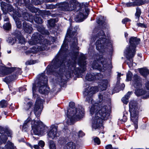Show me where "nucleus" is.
<instances>
[{
    "label": "nucleus",
    "mask_w": 149,
    "mask_h": 149,
    "mask_svg": "<svg viewBox=\"0 0 149 149\" xmlns=\"http://www.w3.org/2000/svg\"><path fill=\"white\" fill-rule=\"evenodd\" d=\"M77 27H74L73 30L71 27L68 29L67 36L61 48L52 61L50 67L48 66L47 73L49 72L57 73V77L62 78L63 72H66L67 77H70L72 74H81L86 70L87 64L85 61L86 58L83 54H81L79 59L78 64L81 67L80 69L76 68V60L79 54V47L77 46V39L76 37Z\"/></svg>",
    "instance_id": "1"
},
{
    "label": "nucleus",
    "mask_w": 149,
    "mask_h": 149,
    "mask_svg": "<svg viewBox=\"0 0 149 149\" xmlns=\"http://www.w3.org/2000/svg\"><path fill=\"white\" fill-rule=\"evenodd\" d=\"M99 104L95 103L92 105L90 110V113L92 115L95 114L92 120V127L95 129L98 128L102 125L103 120L108 119L109 115L107 106L102 105L100 103L104 102L103 95H98Z\"/></svg>",
    "instance_id": "2"
},
{
    "label": "nucleus",
    "mask_w": 149,
    "mask_h": 149,
    "mask_svg": "<svg viewBox=\"0 0 149 149\" xmlns=\"http://www.w3.org/2000/svg\"><path fill=\"white\" fill-rule=\"evenodd\" d=\"M28 43L31 45H35L31 48V52L35 53L45 50L50 44L48 40L44 39L43 36L38 33L33 34L31 39L28 41Z\"/></svg>",
    "instance_id": "3"
},
{
    "label": "nucleus",
    "mask_w": 149,
    "mask_h": 149,
    "mask_svg": "<svg viewBox=\"0 0 149 149\" xmlns=\"http://www.w3.org/2000/svg\"><path fill=\"white\" fill-rule=\"evenodd\" d=\"M75 104L72 102L69 103L70 108L68 109L67 116L68 118L67 123L68 125L72 124L74 122L83 118L84 115V109L79 106L77 109L74 107Z\"/></svg>",
    "instance_id": "4"
},
{
    "label": "nucleus",
    "mask_w": 149,
    "mask_h": 149,
    "mask_svg": "<svg viewBox=\"0 0 149 149\" xmlns=\"http://www.w3.org/2000/svg\"><path fill=\"white\" fill-rule=\"evenodd\" d=\"M47 78L43 73L38 75L36 83L33 84L32 93L34 97H36V96H38L35 93L37 88H38L39 92L41 94H46L48 92L49 88L47 86Z\"/></svg>",
    "instance_id": "5"
},
{
    "label": "nucleus",
    "mask_w": 149,
    "mask_h": 149,
    "mask_svg": "<svg viewBox=\"0 0 149 149\" xmlns=\"http://www.w3.org/2000/svg\"><path fill=\"white\" fill-rule=\"evenodd\" d=\"M76 0H67L65 1L57 4L56 6L50 4L48 7L49 9H54L57 7L61 10L65 11H70L75 8Z\"/></svg>",
    "instance_id": "6"
},
{
    "label": "nucleus",
    "mask_w": 149,
    "mask_h": 149,
    "mask_svg": "<svg viewBox=\"0 0 149 149\" xmlns=\"http://www.w3.org/2000/svg\"><path fill=\"white\" fill-rule=\"evenodd\" d=\"M105 34L102 30H100L97 34L91 38V40L95 41V40L99 38L96 42V48L99 51H100L106 47L107 45L108 40L105 38Z\"/></svg>",
    "instance_id": "7"
},
{
    "label": "nucleus",
    "mask_w": 149,
    "mask_h": 149,
    "mask_svg": "<svg viewBox=\"0 0 149 149\" xmlns=\"http://www.w3.org/2000/svg\"><path fill=\"white\" fill-rule=\"evenodd\" d=\"M129 107L131 119L133 122L135 127L136 129L138 128V111L137 102L134 101H130L129 104Z\"/></svg>",
    "instance_id": "8"
},
{
    "label": "nucleus",
    "mask_w": 149,
    "mask_h": 149,
    "mask_svg": "<svg viewBox=\"0 0 149 149\" xmlns=\"http://www.w3.org/2000/svg\"><path fill=\"white\" fill-rule=\"evenodd\" d=\"M133 81L134 86L137 89L135 90V94L137 96L146 95L145 97H143L145 99L149 97V92H146L142 89H138L141 86L140 77L137 75H135L134 76Z\"/></svg>",
    "instance_id": "9"
},
{
    "label": "nucleus",
    "mask_w": 149,
    "mask_h": 149,
    "mask_svg": "<svg viewBox=\"0 0 149 149\" xmlns=\"http://www.w3.org/2000/svg\"><path fill=\"white\" fill-rule=\"evenodd\" d=\"M32 131L35 135H39L44 131L45 125L40 120H33L31 121Z\"/></svg>",
    "instance_id": "10"
},
{
    "label": "nucleus",
    "mask_w": 149,
    "mask_h": 149,
    "mask_svg": "<svg viewBox=\"0 0 149 149\" xmlns=\"http://www.w3.org/2000/svg\"><path fill=\"white\" fill-rule=\"evenodd\" d=\"M108 66L106 59L103 58H100L97 61H94L92 65V68L93 69H97L102 71L106 70Z\"/></svg>",
    "instance_id": "11"
},
{
    "label": "nucleus",
    "mask_w": 149,
    "mask_h": 149,
    "mask_svg": "<svg viewBox=\"0 0 149 149\" xmlns=\"http://www.w3.org/2000/svg\"><path fill=\"white\" fill-rule=\"evenodd\" d=\"M96 92L94 87H88L86 89L83 93L84 96L86 97L85 101L89 104H93L94 102L92 99V95Z\"/></svg>",
    "instance_id": "12"
},
{
    "label": "nucleus",
    "mask_w": 149,
    "mask_h": 149,
    "mask_svg": "<svg viewBox=\"0 0 149 149\" xmlns=\"http://www.w3.org/2000/svg\"><path fill=\"white\" fill-rule=\"evenodd\" d=\"M89 12L88 8H81L78 12L75 18L77 22H80L83 21L87 17Z\"/></svg>",
    "instance_id": "13"
},
{
    "label": "nucleus",
    "mask_w": 149,
    "mask_h": 149,
    "mask_svg": "<svg viewBox=\"0 0 149 149\" xmlns=\"http://www.w3.org/2000/svg\"><path fill=\"white\" fill-rule=\"evenodd\" d=\"M140 41V38L136 37H132L130 39V45L127 46L125 51L136 53V48Z\"/></svg>",
    "instance_id": "14"
},
{
    "label": "nucleus",
    "mask_w": 149,
    "mask_h": 149,
    "mask_svg": "<svg viewBox=\"0 0 149 149\" xmlns=\"http://www.w3.org/2000/svg\"><path fill=\"white\" fill-rule=\"evenodd\" d=\"M44 102L43 100H41L40 98L38 97L34 109V114L38 118L43 108V103Z\"/></svg>",
    "instance_id": "15"
},
{
    "label": "nucleus",
    "mask_w": 149,
    "mask_h": 149,
    "mask_svg": "<svg viewBox=\"0 0 149 149\" xmlns=\"http://www.w3.org/2000/svg\"><path fill=\"white\" fill-rule=\"evenodd\" d=\"M124 54L127 58L126 62L130 68L132 67L133 65V58L134 57L136 53L125 51Z\"/></svg>",
    "instance_id": "16"
},
{
    "label": "nucleus",
    "mask_w": 149,
    "mask_h": 149,
    "mask_svg": "<svg viewBox=\"0 0 149 149\" xmlns=\"http://www.w3.org/2000/svg\"><path fill=\"white\" fill-rule=\"evenodd\" d=\"M50 128L47 133V135L49 138L54 139L59 136V134L57 133V126H54Z\"/></svg>",
    "instance_id": "17"
},
{
    "label": "nucleus",
    "mask_w": 149,
    "mask_h": 149,
    "mask_svg": "<svg viewBox=\"0 0 149 149\" xmlns=\"http://www.w3.org/2000/svg\"><path fill=\"white\" fill-rule=\"evenodd\" d=\"M101 74L100 73H95L88 74L86 77V79L88 81H93L100 78Z\"/></svg>",
    "instance_id": "18"
},
{
    "label": "nucleus",
    "mask_w": 149,
    "mask_h": 149,
    "mask_svg": "<svg viewBox=\"0 0 149 149\" xmlns=\"http://www.w3.org/2000/svg\"><path fill=\"white\" fill-rule=\"evenodd\" d=\"M13 35L17 38L19 43L23 44L25 42V40L22 36L21 32L17 30H15L13 33Z\"/></svg>",
    "instance_id": "19"
},
{
    "label": "nucleus",
    "mask_w": 149,
    "mask_h": 149,
    "mask_svg": "<svg viewBox=\"0 0 149 149\" xmlns=\"http://www.w3.org/2000/svg\"><path fill=\"white\" fill-rule=\"evenodd\" d=\"M23 29L25 32L30 33L32 32L33 28L31 25L27 23L26 22H24L23 23Z\"/></svg>",
    "instance_id": "20"
},
{
    "label": "nucleus",
    "mask_w": 149,
    "mask_h": 149,
    "mask_svg": "<svg viewBox=\"0 0 149 149\" xmlns=\"http://www.w3.org/2000/svg\"><path fill=\"white\" fill-rule=\"evenodd\" d=\"M105 19L103 16H100L97 18V22L100 25L102 26V28H105L106 22H105Z\"/></svg>",
    "instance_id": "21"
},
{
    "label": "nucleus",
    "mask_w": 149,
    "mask_h": 149,
    "mask_svg": "<svg viewBox=\"0 0 149 149\" xmlns=\"http://www.w3.org/2000/svg\"><path fill=\"white\" fill-rule=\"evenodd\" d=\"M0 134H1V135L0 136V140H1V138L2 136H6L7 138L8 136H10L11 135V132L10 131L0 127Z\"/></svg>",
    "instance_id": "22"
},
{
    "label": "nucleus",
    "mask_w": 149,
    "mask_h": 149,
    "mask_svg": "<svg viewBox=\"0 0 149 149\" xmlns=\"http://www.w3.org/2000/svg\"><path fill=\"white\" fill-rule=\"evenodd\" d=\"M108 83L109 81L107 80H104L102 81L101 84L100 86L102 91L105 90L106 89Z\"/></svg>",
    "instance_id": "23"
},
{
    "label": "nucleus",
    "mask_w": 149,
    "mask_h": 149,
    "mask_svg": "<svg viewBox=\"0 0 149 149\" xmlns=\"http://www.w3.org/2000/svg\"><path fill=\"white\" fill-rule=\"evenodd\" d=\"M38 31L42 35H48L49 33V32L42 26H38L37 28Z\"/></svg>",
    "instance_id": "24"
},
{
    "label": "nucleus",
    "mask_w": 149,
    "mask_h": 149,
    "mask_svg": "<svg viewBox=\"0 0 149 149\" xmlns=\"http://www.w3.org/2000/svg\"><path fill=\"white\" fill-rule=\"evenodd\" d=\"M132 92H128L125 96L122 99V101L125 104H127L128 102V99L130 95L132 94Z\"/></svg>",
    "instance_id": "25"
},
{
    "label": "nucleus",
    "mask_w": 149,
    "mask_h": 149,
    "mask_svg": "<svg viewBox=\"0 0 149 149\" xmlns=\"http://www.w3.org/2000/svg\"><path fill=\"white\" fill-rule=\"evenodd\" d=\"M140 73L144 77L149 74V70L146 68L141 69L139 70Z\"/></svg>",
    "instance_id": "26"
},
{
    "label": "nucleus",
    "mask_w": 149,
    "mask_h": 149,
    "mask_svg": "<svg viewBox=\"0 0 149 149\" xmlns=\"http://www.w3.org/2000/svg\"><path fill=\"white\" fill-rule=\"evenodd\" d=\"M76 145L74 143L72 142L68 143L65 145V149H75Z\"/></svg>",
    "instance_id": "27"
},
{
    "label": "nucleus",
    "mask_w": 149,
    "mask_h": 149,
    "mask_svg": "<svg viewBox=\"0 0 149 149\" xmlns=\"http://www.w3.org/2000/svg\"><path fill=\"white\" fill-rule=\"evenodd\" d=\"M149 0H136L134 1L135 6H140L144 3H147Z\"/></svg>",
    "instance_id": "28"
},
{
    "label": "nucleus",
    "mask_w": 149,
    "mask_h": 149,
    "mask_svg": "<svg viewBox=\"0 0 149 149\" xmlns=\"http://www.w3.org/2000/svg\"><path fill=\"white\" fill-rule=\"evenodd\" d=\"M58 21V19L56 18L54 19H51L48 20V23L50 27L54 26L55 23Z\"/></svg>",
    "instance_id": "29"
},
{
    "label": "nucleus",
    "mask_w": 149,
    "mask_h": 149,
    "mask_svg": "<svg viewBox=\"0 0 149 149\" xmlns=\"http://www.w3.org/2000/svg\"><path fill=\"white\" fill-rule=\"evenodd\" d=\"M31 118L30 117H28L25 121L22 126L23 130H24V131H26L28 127V123L30 121Z\"/></svg>",
    "instance_id": "30"
},
{
    "label": "nucleus",
    "mask_w": 149,
    "mask_h": 149,
    "mask_svg": "<svg viewBox=\"0 0 149 149\" xmlns=\"http://www.w3.org/2000/svg\"><path fill=\"white\" fill-rule=\"evenodd\" d=\"M141 13V11L140 8L139 7H137L136 8V12L135 14V16L136 18L138 20L139 19Z\"/></svg>",
    "instance_id": "31"
},
{
    "label": "nucleus",
    "mask_w": 149,
    "mask_h": 149,
    "mask_svg": "<svg viewBox=\"0 0 149 149\" xmlns=\"http://www.w3.org/2000/svg\"><path fill=\"white\" fill-rule=\"evenodd\" d=\"M133 76L132 73L130 71H129L126 74V80L127 81H131Z\"/></svg>",
    "instance_id": "32"
},
{
    "label": "nucleus",
    "mask_w": 149,
    "mask_h": 149,
    "mask_svg": "<svg viewBox=\"0 0 149 149\" xmlns=\"http://www.w3.org/2000/svg\"><path fill=\"white\" fill-rule=\"evenodd\" d=\"M8 103L5 100H2L0 102V107L2 108H5L6 107Z\"/></svg>",
    "instance_id": "33"
},
{
    "label": "nucleus",
    "mask_w": 149,
    "mask_h": 149,
    "mask_svg": "<svg viewBox=\"0 0 149 149\" xmlns=\"http://www.w3.org/2000/svg\"><path fill=\"white\" fill-rule=\"evenodd\" d=\"M34 20L35 22L38 24H41L43 22L42 19L39 17H36L34 18Z\"/></svg>",
    "instance_id": "34"
},
{
    "label": "nucleus",
    "mask_w": 149,
    "mask_h": 149,
    "mask_svg": "<svg viewBox=\"0 0 149 149\" xmlns=\"http://www.w3.org/2000/svg\"><path fill=\"white\" fill-rule=\"evenodd\" d=\"M13 144L10 141H8L7 144L5 146L6 148L8 149H10L13 147Z\"/></svg>",
    "instance_id": "35"
},
{
    "label": "nucleus",
    "mask_w": 149,
    "mask_h": 149,
    "mask_svg": "<svg viewBox=\"0 0 149 149\" xmlns=\"http://www.w3.org/2000/svg\"><path fill=\"white\" fill-rule=\"evenodd\" d=\"M7 139V138L6 136H2L1 138V140H0V145L3 143H5L6 142Z\"/></svg>",
    "instance_id": "36"
},
{
    "label": "nucleus",
    "mask_w": 149,
    "mask_h": 149,
    "mask_svg": "<svg viewBox=\"0 0 149 149\" xmlns=\"http://www.w3.org/2000/svg\"><path fill=\"white\" fill-rule=\"evenodd\" d=\"M3 27L4 29L8 30L11 28V25L9 23H7L4 24Z\"/></svg>",
    "instance_id": "37"
},
{
    "label": "nucleus",
    "mask_w": 149,
    "mask_h": 149,
    "mask_svg": "<svg viewBox=\"0 0 149 149\" xmlns=\"http://www.w3.org/2000/svg\"><path fill=\"white\" fill-rule=\"evenodd\" d=\"M29 9L30 10L32 13H36L39 10L37 8L33 6L30 7Z\"/></svg>",
    "instance_id": "38"
},
{
    "label": "nucleus",
    "mask_w": 149,
    "mask_h": 149,
    "mask_svg": "<svg viewBox=\"0 0 149 149\" xmlns=\"http://www.w3.org/2000/svg\"><path fill=\"white\" fill-rule=\"evenodd\" d=\"M10 69V68H6L3 70L2 72L3 74L4 75H6L10 73V72L9 71Z\"/></svg>",
    "instance_id": "39"
},
{
    "label": "nucleus",
    "mask_w": 149,
    "mask_h": 149,
    "mask_svg": "<svg viewBox=\"0 0 149 149\" xmlns=\"http://www.w3.org/2000/svg\"><path fill=\"white\" fill-rule=\"evenodd\" d=\"M16 24L17 26V28L19 29H20L22 28V25L21 22L19 19H17L16 21Z\"/></svg>",
    "instance_id": "40"
},
{
    "label": "nucleus",
    "mask_w": 149,
    "mask_h": 149,
    "mask_svg": "<svg viewBox=\"0 0 149 149\" xmlns=\"http://www.w3.org/2000/svg\"><path fill=\"white\" fill-rule=\"evenodd\" d=\"M49 148L50 149H56L55 145L52 141H49Z\"/></svg>",
    "instance_id": "41"
},
{
    "label": "nucleus",
    "mask_w": 149,
    "mask_h": 149,
    "mask_svg": "<svg viewBox=\"0 0 149 149\" xmlns=\"http://www.w3.org/2000/svg\"><path fill=\"white\" fill-rule=\"evenodd\" d=\"M31 106L32 104L30 102H29L24 106V108L26 110H28L31 107Z\"/></svg>",
    "instance_id": "42"
},
{
    "label": "nucleus",
    "mask_w": 149,
    "mask_h": 149,
    "mask_svg": "<svg viewBox=\"0 0 149 149\" xmlns=\"http://www.w3.org/2000/svg\"><path fill=\"white\" fill-rule=\"evenodd\" d=\"M94 142L96 143L97 145H99L100 143V141L99 139L97 137H95L93 139Z\"/></svg>",
    "instance_id": "43"
},
{
    "label": "nucleus",
    "mask_w": 149,
    "mask_h": 149,
    "mask_svg": "<svg viewBox=\"0 0 149 149\" xmlns=\"http://www.w3.org/2000/svg\"><path fill=\"white\" fill-rule=\"evenodd\" d=\"M8 40H9V43H12V44L16 42L17 39L15 38V40H14L13 38L11 37H10L8 38Z\"/></svg>",
    "instance_id": "44"
},
{
    "label": "nucleus",
    "mask_w": 149,
    "mask_h": 149,
    "mask_svg": "<svg viewBox=\"0 0 149 149\" xmlns=\"http://www.w3.org/2000/svg\"><path fill=\"white\" fill-rule=\"evenodd\" d=\"M31 2L32 4L34 5H38L40 3V0H32Z\"/></svg>",
    "instance_id": "45"
},
{
    "label": "nucleus",
    "mask_w": 149,
    "mask_h": 149,
    "mask_svg": "<svg viewBox=\"0 0 149 149\" xmlns=\"http://www.w3.org/2000/svg\"><path fill=\"white\" fill-rule=\"evenodd\" d=\"M126 5L127 7L135 6L134 2H129L126 3Z\"/></svg>",
    "instance_id": "46"
},
{
    "label": "nucleus",
    "mask_w": 149,
    "mask_h": 149,
    "mask_svg": "<svg viewBox=\"0 0 149 149\" xmlns=\"http://www.w3.org/2000/svg\"><path fill=\"white\" fill-rule=\"evenodd\" d=\"M136 25L137 26L139 27H141L142 28H146L147 27V26L143 23H137Z\"/></svg>",
    "instance_id": "47"
},
{
    "label": "nucleus",
    "mask_w": 149,
    "mask_h": 149,
    "mask_svg": "<svg viewBox=\"0 0 149 149\" xmlns=\"http://www.w3.org/2000/svg\"><path fill=\"white\" fill-rule=\"evenodd\" d=\"M38 145L39 146H40L41 147H43L44 146L45 143L43 141H40L38 143Z\"/></svg>",
    "instance_id": "48"
},
{
    "label": "nucleus",
    "mask_w": 149,
    "mask_h": 149,
    "mask_svg": "<svg viewBox=\"0 0 149 149\" xmlns=\"http://www.w3.org/2000/svg\"><path fill=\"white\" fill-rule=\"evenodd\" d=\"M15 70L18 74H21L22 73V71L20 68H15Z\"/></svg>",
    "instance_id": "49"
},
{
    "label": "nucleus",
    "mask_w": 149,
    "mask_h": 149,
    "mask_svg": "<svg viewBox=\"0 0 149 149\" xmlns=\"http://www.w3.org/2000/svg\"><path fill=\"white\" fill-rule=\"evenodd\" d=\"M42 13L45 15H50L51 13L49 11H44L42 12Z\"/></svg>",
    "instance_id": "50"
},
{
    "label": "nucleus",
    "mask_w": 149,
    "mask_h": 149,
    "mask_svg": "<svg viewBox=\"0 0 149 149\" xmlns=\"http://www.w3.org/2000/svg\"><path fill=\"white\" fill-rule=\"evenodd\" d=\"M130 21V20L128 18H125L122 20V22L123 24H125L127 22Z\"/></svg>",
    "instance_id": "51"
},
{
    "label": "nucleus",
    "mask_w": 149,
    "mask_h": 149,
    "mask_svg": "<svg viewBox=\"0 0 149 149\" xmlns=\"http://www.w3.org/2000/svg\"><path fill=\"white\" fill-rule=\"evenodd\" d=\"M84 135V134L81 131H79V132L78 136L79 137H82Z\"/></svg>",
    "instance_id": "52"
},
{
    "label": "nucleus",
    "mask_w": 149,
    "mask_h": 149,
    "mask_svg": "<svg viewBox=\"0 0 149 149\" xmlns=\"http://www.w3.org/2000/svg\"><path fill=\"white\" fill-rule=\"evenodd\" d=\"M29 15L28 13H26L25 14V16H24V18L25 20H28Z\"/></svg>",
    "instance_id": "53"
},
{
    "label": "nucleus",
    "mask_w": 149,
    "mask_h": 149,
    "mask_svg": "<svg viewBox=\"0 0 149 149\" xmlns=\"http://www.w3.org/2000/svg\"><path fill=\"white\" fill-rule=\"evenodd\" d=\"M146 86L147 89L149 90V81H148L146 83Z\"/></svg>",
    "instance_id": "54"
},
{
    "label": "nucleus",
    "mask_w": 149,
    "mask_h": 149,
    "mask_svg": "<svg viewBox=\"0 0 149 149\" xmlns=\"http://www.w3.org/2000/svg\"><path fill=\"white\" fill-rule=\"evenodd\" d=\"M32 64V62L31 61H26L25 63V64L26 65H30Z\"/></svg>",
    "instance_id": "55"
},
{
    "label": "nucleus",
    "mask_w": 149,
    "mask_h": 149,
    "mask_svg": "<svg viewBox=\"0 0 149 149\" xmlns=\"http://www.w3.org/2000/svg\"><path fill=\"white\" fill-rule=\"evenodd\" d=\"M33 147L35 149H38L40 148L39 146L38 145H34Z\"/></svg>",
    "instance_id": "56"
},
{
    "label": "nucleus",
    "mask_w": 149,
    "mask_h": 149,
    "mask_svg": "<svg viewBox=\"0 0 149 149\" xmlns=\"http://www.w3.org/2000/svg\"><path fill=\"white\" fill-rule=\"evenodd\" d=\"M26 144L28 146L30 147L31 149L33 148V146H32V145L30 143H26Z\"/></svg>",
    "instance_id": "57"
},
{
    "label": "nucleus",
    "mask_w": 149,
    "mask_h": 149,
    "mask_svg": "<svg viewBox=\"0 0 149 149\" xmlns=\"http://www.w3.org/2000/svg\"><path fill=\"white\" fill-rule=\"evenodd\" d=\"M121 75V74L120 73H118V76H117V79H118V81H119V80L120 79V77Z\"/></svg>",
    "instance_id": "58"
},
{
    "label": "nucleus",
    "mask_w": 149,
    "mask_h": 149,
    "mask_svg": "<svg viewBox=\"0 0 149 149\" xmlns=\"http://www.w3.org/2000/svg\"><path fill=\"white\" fill-rule=\"evenodd\" d=\"M44 1L46 2H51L54 1L55 0H44Z\"/></svg>",
    "instance_id": "59"
},
{
    "label": "nucleus",
    "mask_w": 149,
    "mask_h": 149,
    "mask_svg": "<svg viewBox=\"0 0 149 149\" xmlns=\"http://www.w3.org/2000/svg\"><path fill=\"white\" fill-rule=\"evenodd\" d=\"M125 86V84H122L121 85V87L120 88V89L121 90H123Z\"/></svg>",
    "instance_id": "60"
},
{
    "label": "nucleus",
    "mask_w": 149,
    "mask_h": 149,
    "mask_svg": "<svg viewBox=\"0 0 149 149\" xmlns=\"http://www.w3.org/2000/svg\"><path fill=\"white\" fill-rule=\"evenodd\" d=\"M120 79L119 80V81H118V79H117V83H116V86L117 87H118V86L119 85V84L120 83Z\"/></svg>",
    "instance_id": "61"
},
{
    "label": "nucleus",
    "mask_w": 149,
    "mask_h": 149,
    "mask_svg": "<svg viewBox=\"0 0 149 149\" xmlns=\"http://www.w3.org/2000/svg\"><path fill=\"white\" fill-rule=\"evenodd\" d=\"M9 20V18L6 17H5V18L4 19V21H7Z\"/></svg>",
    "instance_id": "62"
},
{
    "label": "nucleus",
    "mask_w": 149,
    "mask_h": 149,
    "mask_svg": "<svg viewBox=\"0 0 149 149\" xmlns=\"http://www.w3.org/2000/svg\"><path fill=\"white\" fill-rule=\"evenodd\" d=\"M123 118L125 119L124 121H126L127 120V118L125 116H123Z\"/></svg>",
    "instance_id": "63"
},
{
    "label": "nucleus",
    "mask_w": 149,
    "mask_h": 149,
    "mask_svg": "<svg viewBox=\"0 0 149 149\" xmlns=\"http://www.w3.org/2000/svg\"><path fill=\"white\" fill-rule=\"evenodd\" d=\"M128 36V34L127 33H125V37H127Z\"/></svg>",
    "instance_id": "64"
}]
</instances>
